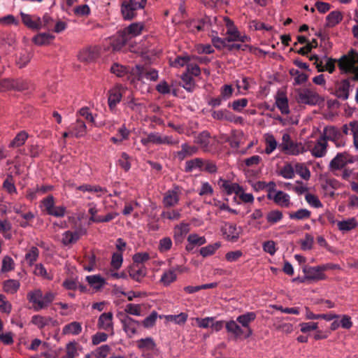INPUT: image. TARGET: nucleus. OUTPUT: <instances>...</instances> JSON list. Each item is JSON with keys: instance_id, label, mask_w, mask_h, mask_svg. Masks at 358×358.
I'll return each mask as SVG.
<instances>
[{"instance_id": "nucleus-45", "label": "nucleus", "mask_w": 358, "mask_h": 358, "mask_svg": "<svg viewBox=\"0 0 358 358\" xmlns=\"http://www.w3.org/2000/svg\"><path fill=\"white\" fill-rule=\"evenodd\" d=\"M282 217V213L278 210H271L266 215V220L271 224L280 222Z\"/></svg>"}, {"instance_id": "nucleus-26", "label": "nucleus", "mask_w": 358, "mask_h": 358, "mask_svg": "<svg viewBox=\"0 0 358 358\" xmlns=\"http://www.w3.org/2000/svg\"><path fill=\"white\" fill-rule=\"evenodd\" d=\"M82 331V327L78 322H72L65 325L62 329L64 335H78Z\"/></svg>"}, {"instance_id": "nucleus-44", "label": "nucleus", "mask_w": 358, "mask_h": 358, "mask_svg": "<svg viewBox=\"0 0 358 358\" xmlns=\"http://www.w3.org/2000/svg\"><path fill=\"white\" fill-rule=\"evenodd\" d=\"M311 212L305 208H301L294 213H291L289 215L290 219L294 220H303L310 217Z\"/></svg>"}, {"instance_id": "nucleus-36", "label": "nucleus", "mask_w": 358, "mask_h": 358, "mask_svg": "<svg viewBox=\"0 0 358 358\" xmlns=\"http://www.w3.org/2000/svg\"><path fill=\"white\" fill-rule=\"evenodd\" d=\"M55 36L47 33L38 34L33 38V42L38 45H44L48 44L53 40Z\"/></svg>"}, {"instance_id": "nucleus-47", "label": "nucleus", "mask_w": 358, "mask_h": 358, "mask_svg": "<svg viewBox=\"0 0 358 358\" xmlns=\"http://www.w3.org/2000/svg\"><path fill=\"white\" fill-rule=\"evenodd\" d=\"M357 225V222L355 218L338 222V227L341 231H350L355 229Z\"/></svg>"}, {"instance_id": "nucleus-41", "label": "nucleus", "mask_w": 358, "mask_h": 358, "mask_svg": "<svg viewBox=\"0 0 358 358\" xmlns=\"http://www.w3.org/2000/svg\"><path fill=\"white\" fill-rule=\"evenodd\" d=\"M255 318H256V314L254 312H248L245 314L239 315L237 317L236 320L240 324H241V325L243 327H248L249 324L251 322L254 321L255 320Z\"/></svg>"}, {"instance_id": "nucleus-2", "label": "nucleus", "mask_w": 358, "mask_h": 358, "mask_svg": "<svg viewBox=\"0 0 358 358\" xmlns=\"http://www.w3.org/2000/svg\"><path fill=\"white\" fill-rule=\"evenodd\" d=\"M352 157L347 152L338 153L330 162L329 171L336 176H339V173L348 163H352Z\"/></svg>"}, {"instance_id": "nucleus-7", "label": "nucleus", "mask_w": 358, "mask_h": 358, "mask_svg": "<svg viewBox=\"0 0 358 358\" xmlns=\"http://www.w3.org/2000/svg\"><path fill=\"white\" fill-rule=\"evenodd\" d=\"M100 55L99 48L97 46H89L82 49L78 57L80 62L89 64L94 62Z\"/></svg>"}, {"instance_id": "nucleus-56", "label": "nucleus", "mask_w": 358, "mask_h": 358, "mask_svg": "<svg viewBox=\"0 0 358 358\" xmlns=\"http://www.w3.org/2000/svg\"><path fill=\"white\" fill-rule=\"evenodd\" d=\"M314 243V238L309 234H306L305 238L300 241L301 248L303 250H311Z\"/></svg>"}, {"instance_id": "nucleus-9", "label": "nucleus", "mask_w": 358, "mask_h": 358, "mask_svg": "<svg viewBox=\"0 0 358 358\" xmlns=\"http://www.w3.org/2000/svg\"><path fill=\"white\" fill-rule=\"evenodd\" d=\"M218 185L220 188L225 192L226 194L230 195L233 193L238 195L241 192L243 191V189L241 186H240L238 183L231 182L229 180H224L223 178H220L218 181Z\"/></svg>"}, {"instance_id": "nucleus-22", "label": "nucleus", "mask_w": 358, "mask_h": 358, "mask_svg": "<svg viewBox=\"0 0 358 358\" xmlns=\"http://www.w3.org/2000/svg\"><path fill=\"white\" fill-rule=\"evenodd\" d=\"M181 148V150L176 152V156L180 160H183L186 157L192 156L198 151V148L196 146H190L187 143L182 144Z\"/></svg>"}, {"instance_id": "nucleus-4", "label": "nucleus", "mask_w": 358, "mask_h": 358, "mask_svg": "<svg viewBox=\"0 0 358 358\" xmlns=\"http://www.w3.org/2000/svg\"><path fill=\"white\" fill-rule=\"evenodd\" d=\"M319 94L310 89H303L298 92L296 101L301 104L314 106L320 103Z\"/></svg>"}, {"instance_id": "nucleus-27", "label": "nucleus", "mask_w": 358, "mask_h": 358, "mask_svg": "<svg viewBox=\"0 0 358 358\" xmlns=\"http://www.w3.org/2000/svg\"><path fill=\"white\" fill-rule=\"evenodd\" d=\"M341 136V132L338 129L334 126L327 127L324 129V134L321 136L322 138H325V141L331 140L335 141L336 138H339Z\"/></svg>"}, {"instance_id": "nucleus-31", "label": "nucleus", "mask_w": 358, "mask_h": 358, "mask_svg": "<svg viewBox=\"0 0 358 358\" xmlns=\"http://www.w3.org/2000/svg\"><path fill=\"white\" fill-rule=\"evenodd\" d=\"M176 280L177 274L174 273L173 271L170 268L169 270L164 272L161 276L159 282L164 286L167 287L169 286L172 282L176 281Z\"/></svg>"}, {"instance_id": "nucleus-21", "label": "nucleus", "mask_w": 358, "mask_h": 358, "mask_svg": "<svg viewBox=\"0 0 358 358\" xmlns=\"http://www.w3.org/2000/svg\"><path fill=\"white\" fill-rule=\"evenodd\" d=\"M273 201L280 207L288 208L291 203L289 196L282 191L276 192L273 197Z\"/></svg>"}, {"instance_id": "nucleus-35", "label": "nucleus", "mask_w": 358, "mask_h": 358, "mask_svg": "<svg viewBox=\"0 0 358 358\" xmlns=\"http://www.w3.org/2000/svg\"><path fill=\"white\" fill-rule=\"evenodd\" d=\"M225 327L229 333L232 334L235 338H238L243 334V329L234 320H230L225 324Z\"/></svg>"}, {"instance_id": "nucleus-32", "label": "nucleus", "mask_w": 358, "mask_h": 358, "mask_svg": "<svg viewBox=\"0 0 358 358\" xmlns=\"http://www.w3.org/2000/svg\"><path fill=\"white\" fill-rule=\"evenodd\" d=\"M144 27L143 23H132L124 29L123 33H125L127 36L131 35L132 36H136L141 34Z\"/></svg>"}, {"instance_id": "nucleus-38", "label": "nucleus", "mask_w": 358, "mask_h": 358, "mask_svg": "<svg viewBox=\"0 0 358 358\" xmlns=\"http://www.w3.org/2000/svg\"><path fill=\"white\" fill-rule=\"evenodd\" d=\"M266 148L265 152L267 155L271 154L278 146V143L273 134H266L265 135Z\"/></svg>"}, {"instance_id": "nucleus-37", "label": "nucleus", "mask_w": 358, "mask_h": 358, "mask_svg": "<svg viewBox=\"0 0 358 358\" xmlns=\"http://www.w3.org/2000/svg\"><path fill=\"white\" fill-rule=\"evenodd\" d=\"M28 138V134L24 131H22L19 132L15 137L13 139V141L10 143L9 147L10 148H17L20 147L25 143L26 140Z\"/></svg>"}, {"instance_id": "nucleus-24", "label": "nucleus", "mask_w": 358, "mask_h": 358, "mask_svg": "<svg viewBox=\"0 0 358 358\" xmlns=\"http://www.w3.org/2000/svg\"><path fill=\"white\" fill-rule=\"evenodd\" d=\"M326 58L327 59V62L325 66L322 65V62H315L314 64L315 65L318 72H323L324 71H327L329 73H332L335 70V64L337 62V60L327 57Z\"/></svg>"}, {"instance_id": "nucleus-23", "label": "nucleus", "mask_w": 358, "mask_h": 358, "mask_svg": "<svg viewBox=\"0 0 358 358\" xmlns=\"http://www.w3.org/2000/svg\"><path fill=\"white\" fill-rule=\"evenodd\" d=\"M210 134L207 131H203L199 133L196 137H195L194 143L200 145V146L205 150H208L210 143Z\"/></svg>"}, {"instance_id": "nucleus-34", "label": "nucleus", "mask_w": 358, "mask_h": 358, "mask_svg": "<svg viewBox=\"0 0 358 358\" xmlns=\"http://www.w3.org/2000/svg\"><path fill=\"white\" fill-rule=\"evenodd\" d=\"M203 165L204 161L201 158H194L185 162V171L189 173L194 169H199L201 170Z\"/></svg>"}, {"instance_id": "nucleus-11", "label": "nucleus", "mask_w": 358, "mask_h": 358, "mask_svg": "<svg viewBox=\"0 0 358 358\" xmlns=\"http://www.w3.org/2000/svg\"><path fill=\"white\" fill-rule=\"evenodd\" d=\"M113 315L111 312L102 313L97 322V327L99 329H103L107 331H113Z\"/></svg>"}, {"instance_id": "nucleus-1", "label": "nucleus", "mask_w": 358, "mask_h": 358, "mask_svg": "<svg viewBox=\"0 0 358 358\" xmlns=\"http://www.w3.org/2000/svg\"><path fill=\"white\" fill-rule=\"evenodd\" d=\"M279 148L281 152L291 155H298L306 151L303 144L292 141L290 135L287 133L283 134Z\"/></svg>"}, {"instance_id": "nucleus-39", "label": "nucleus", "mask_w": 358, "mask_h": 358, "mask_svg": "<svg viewBox=\"0 0 358 358\" xmlns=\"http://www.w3.org/2000/svg\"><path fill=\"white\" fill-rule=\"evenodd\" d=\"M162 138V136L158 133H150L147 137L141 138V142L143 145H147L149 143L161 145Z\"/></svg>"}, {"instance_id": "nucleus-53", "label": "nucleus", "mask_w": 358, "mask_h": 358, "mask_svg": "<svg viewBox=\"0 0 358 358\" xmlns=\"http://www.w3.org/2000/svg\"><path fill=\"white\" fill-rule=\"evenodd\" d=\"M212 117L218 120H226L228 121H232L233 118L229 112L227 110H213L212 112Z\"/></svg>"}, {"instance_id": "nucleus-64", "label": "nucleus", "mask_w": 358, "mask_h": 358, "mask_svg": "<svg viewBox=\"0 0 358 358\" xmlns=\"http://www.w3.org/2000/svg\"><path fill=\"white\" fill-rule=\"evenodd\" d=\"M157 318V313L152 311L149 316L143 321V325L145 328H150L155 325Z\"/></svg>"}, {"instance_id": "nucleus-20", "label": "nucleus", "mask_w": 358, "mask_h": 358, "mask_svg": "<svg viewBox=\"0 0 358 358\" xmlns=\"http://www.w3.org/2000/svg\"><path fill=\"white\" fill-rule=\"evenodd\" d=\"M275 104L282 114L287 115L290 110L289 108L288 99L283 93L278 94L275 99Z\"/></svg>"}, {"instance_id": "nucleus-6", "label": "nucleus", "mask_w": 358, "mask_h": 358, "mask_svg": "<svg viewBox=\"0 0 358 358\" xmlns=\"http://www.w3.org/2000/svg\"><path fill=\"white\" fill-rule=\"evenodd\" d=\"M326 269L327 266L324 265L315 267H304L303 271L305 273V276L302 282H304L305 280L313 281L324 280L326 278V275L323 271Z\"/></svg>"}, {"instance_id": "nucleus-16", "label": "nucleus", "mask_w": 358, "mask_h": 358, "mask_svg": "<svg viewBox=\"0 0 358 358\" xmlns=\"http://www.w3.org/2000/svg\"><path fill=\"white\" fill-rule=\"evenodd\" d=\"M43 292L41 289H35L27 294V299L34 304V309L38 311L42 309L40 303H42Z\"/></svg>"}, {"instance_id": "nucleus-28", "label": "nucleus", "mask_w": 358, "mask_h": 358, "mask_svg": "<svg viewBox=\"0 0 358 358\" xmlns=\"http://www.w3.org/2000/svg\"><path fill=\"white\" fill-rule=\"evenodd\" d=\"M326 20L327 23L325 26L327 27H333L343 20V15L340 11H332L327 16Z\"/></svg>"}, {"instance_id": "nucleus-10", "label": "nucleus", "mask_w": 358, "mask_h": 358, "mask_svg": "<svg viewBox=\"0 0 358 358\" xmlns=\"http://www.w3.org/2000/svg\"><path fill=\"white\" fill-rule=\"evenodd\" d=\"M241 229H238L236 224L227 223L222 228V234L228 241L236 242L239 238Z\"/></svg>"}, {"instance_id": "nucleus-57", "label": "nucleus", "mask_w": 358, "mask_h": 358, "mask_svg": "<svg viewBox=\"0 0 358 358\" xmlns=\"http://www.w3.org/2000/svg\"><path fill=\"white\" fill-rule=\"evenodd\" d=\"M14 269V262L9 256H5L2 260L1 271L6 273Z\"/></svg>"}, {"instance_id": "nucleus-46", "label": "nucleus", "mask_w": 358, "mask_h": 358, "mask_svg": "<svg viewBox=\"0 0 358 358\" xmlns=\"http://www.w3.org/2000/svg\"><path fill=\"white\" fill-rule=\"evenodd\" d=\"M128 38L125 33H122L112 43L113 50H120L127 42Z\"/></svg>"}, {"instance_id": "nucleus-3", "label": "nucleus", "mask_w": 358, "mask_h": 358, "mask_svg": "<svg viewBox=\"0 0 358 358\" xmlns=\"http://www.w3.org/2000/svg\"><path fill=\"white\" fill-rule=\"evenodd\" d=\"M130 74L134 77V79L137 80H142L145 78L151 81H157L158 80V71L155 69H147L141 65H136L131 68Z\"/></svg>"}, {"instance_id": "nucleus-40", "label": "nucleus", "mask_w": 358, "mask_h": 358, "mask_svg": "<svg viewBox=\"0 0 358 358\" xmlns=\"http://www.w3.org/2000/svg\"><path fill=\"white\" fill-rule=\"evenodd\" d=\"M73 133L76 138H80L87 134V127L85 123L80 120H77L73 127Z\"/></svg>"}, {"instance_id": "nucleus-25", "label": "nucleus", "mask_w": 358, "mask_h": 358, "mask_svg": "<svg viewBox=\"0 0 358 358\" xmlns=\"http://www.w3.org/2000/svg\"><path fill=\"white\" fill-rule=\"evenodd\" d=\"M86 280L88 284L96 290L100 289L106 284L105 279L100 275L87 276Z\"/></svg>"}, {"instance_id": "nucleus-14", "label": "nucleus", "mask_w": 358, "mask_h": 358, "mask_svg": "<svg viewBox=\"0 0 358 358\" xmlns=\"http://www.w3.org/2000/svg\"><path fill=\"white\" fill-rule=\"evenodd\" d=\"M337 62L342 73H351L355 68V62L348 55H343Z\"/></svg>"}, {"instance_id": "nucleus-58", "label": "nucleus", "mask_w": 358, "mask_h": 358, "mask_svg": "<svg viewBox=\"0 0 358 358\" xmlns=\"http://www.w3.org/2000/svg\"><path fill=\"white\" fill-rule=\"evenodd\" d=\"M31 55L28 52L21 53L16 64L20 69L25 67L30 62Z\"/></svg>"}, {"instance_id": "nucleus-19", "label": "nucleus", "mask_w": 358, "mask_h": 358, "mask_svg": "<svg viewBox=\"0 0 358 358\" xmlns=\"http://www.w3.org/2000/svg\"><path fill=\"white\" fill-rule=\"evenodd\" d=\"M20 287V282L17 280L9 279L4 280L2 283V287L4 292L10 294H14L17 292Z\"/></svg>"}, {"instance_id": "nucleus-15", "label": "nucleus", "mask_w": 358, "mask_h": 358, "mask_svg": "<svg viewBox=\"0 0 358 358\" xmlns=\"http://www.w3.org/2000/svg\"><path fill=\"white\" fill-rule=\"evenodd\" d=\"M85 230H80L72 232L71 231H66L63 234V238L62 243L64 245H68L72 243H76L83 234H85Z\"/></svg>"}, {"instance_id": "nucleus-17", "label": "nucleus", "mask_w": 358, "mask_h": 358, "mask_svg": "<svg viewBox=\"0 0 358 358\" xmlns=\"http://www.w3.org/2000/svg\"><path fill=\"white\" fill-rule=\"evenodd\" d=\"M327 148V142H326L325 138H322L320 137L312 149L311 154L315 157H322L325 155Z\"/></svg>"}, {"instance_id": "nucleus-60", "label": "nucleus", "mask_w": 358, "mask_h": 358, "mask_svg": "<svg viewBox=\"0 0 358 358\" xmlns=\"http://www.w3.org/2000/svg\"><path fill=\"white\" fill-rule=\"evenodd\" d=\"M110 350L108 345H103L95 350V358H106Z\"/></svg>"}, {"instance_id": "nucleus-30", "label": "nucleus", "mask_w": 358, "mask_h": 358, "mask_svg": "<svg viewBox=\"0 0 358 358\" xmlns=\"http://www.w3.org/2000/svg\"><path fill=\"white\" fill-rule=\"evenodd\" d=\"M178 201L179 197L177 192L173 190H169L166 193L163 199V203L165 207H171L177 204Z\"/></svg>"}, {"instance_id": "nucleus-43", "label": "nucleus", "mask_w": 358, "mask_h": 358, "mask_svg": "<svg viewBox=\"0 0 358 358\" xmlns=\"http://www.w3.org/2000/svg\"><path fill=\"white\" fill-rule=\"evenodd\" d=\"M278 175L286 179H292L295 176L294 169L291 164H286L278 172Z\"/></svg>"}, {"instance_id": "nucleus-63", "label": "nucleus", "mask_w": 358, "mask_h": 358, "mask_svg": "<svg viewBox=\"0 0 358 358\" xmlns=\"http://www.w3.org/2000/svg\"><path fill=\"white\" fill-rule=\"evenodd\" d=\"M155 347V343L152 338H142L138 341V348L140 349L148 348L152 350Z\"/></svg>"}, {"instance_id": "nucleus-52", "label": "nucleus", "mask_w": 358, "mask_h": 358, "mask_svg": "<svg viewBox=\"0 0 358 358\" xmlns=\"http://www.w3.org/2000/svg\"><path fill=\"white\" fill-rule=\"evenodd\" d=\"M306 46L301 48L299 50L296 51V52L301 55H307L308 52H311L313 48H315L318 46V43L316 39L313 38L311 42H309L308 41L307 43H306Z\"/></svg>"}, {"instance_id": "nucleus-59", "label": "nucleus", "mask_w": 358, "mask_h": 358, "mask_svg": "<svg viewBox=\"0 0 358 358\" xmlns=\"http://www.w3.org/2000/svg\"><path fill=\"white\" fill-rule=\"evenodd\" d=\"M305 198H306V200L308 202V203L309 205H310L311 206H313L314 208L322 207V204L321 201H320V199H318V197L316 195L312 194L310 193H307L306 194Z\"/></svg>"}, {"instance_id": "nucleus-18", "label": "nucleus", "mask_w": 358, "mask_h": 358, "mask_svg": "<svg viewBox=\"0 0 358 358\" xmlns=\"http://www.w3.org/2000/svg\"><path fill=\"white\" fill-rule=\"evenodd\" d=\"M122 94L119 87H113L108 91V106L110 109L114 108L117 103L121 101Z\"/></svg>"}, {"instance_id": "nucleus-48", "label": "nucleus", "mask_w": 358, "mask_h": 358, "mask_svg": "<svg viewBox=\"0 0 358 358\" xmlns=\"http://www.w3.org/2000/svg\"><path fill=\"white\" fill-rule=\"evenodd\" d=\"M183 82L182 87L188 92H192L195 86L194 79L189 73H184L181 76Z\"/></svg>"}, {"instance_id": "nucleus-49", "label": "nucleus", "mask_w": 358, "mask_h": 358, "mask_svg": "<svg viewBox=\"0 0 358 358\" xmlns=\"http://www.w3.org/2000/svg\"><path fill=\"white\" fill-rule=\"evenodd\" d=\"M51 320L50 317H45L41 315H34L31 318V322L41 329L48 325Z\"/></svg>"}, {"instance_id": "nucleus-29", "label": "nucleus", "mask_w": 358, "mask_h": 358, "mask_svg": "<svg viewBox=\"0 0 358 358\" xmlns=\"http://www.w3.org/2000/svg\"><path fill=\"white\" fill-rule=\"evenodd\" d=\"M306 317L308 320H318V319H324L327 321H331L334 319L338 318L339 315L336 314H314L312 313L308 307H306Z\"/></svg>"}, {"instance_id": "nucleus-33", "label": "nucleus", "mask_w": 358, "mask_h": 358, "mask_svg": "<svg viewBox=\"0 0 358 358\" xmlns=\"http://www.w3.org/2000/svg\"><path fill=\"white\" fill-rule=\"evenodd\" d=\"M135 8L129 6L126 1L123 2L121 6V13L122 17L126 20H131L136 15Z\"/></svg>"}, {"instance_id": "nucleus-55", "label": "nucleus", "mask_w": 358, "mask_h": 358, "mask_svg": "<svg viewBox=\"0 0 358 358\" xmlns=\"http://www.w3.org/2000/svg\"><path fill=\"white\" fill-rule=\"evenodd\" d=\"M125 314L139 316L141 314V305L128 303L124 308Z\"/></svg>"}, {"instance_id": "nucleus-12", "label": "nucleus", "mask_w": 358, "mask_h": 358, "mask_svg": "<svg viewBox=\"0 0 358 358\" xmlns=\"http://www.w3.org/2000/svg\"><path fill=\"white\" fill-rule=\"evenodd\" d=\"M350 79H344L336 83V95L338 98L347 100L349 97L350 88Z\"/></svg>"}, {"instance_id": "nucleus-51", "label": "nucleus", "mask_w": 358, "mask_h": 358, "mask_svg": "<svg viewBox=\"0 0 358 358\" xmlns=\"http://www.w3.org/2000/svg\"><path fill=\"white\" fill-rule=\"evenodd\" d=\"M220 247V243H215L213 245H208L206 247H203L200 249V254L203 257L212 255Z\"/></svg>"}, {"instance_id": "nucleus-50", "label": "nucleus", "mask_w": 358, "mask_h": 358, "mask_svg": "<svg viewBox=\"0 0 358 358\" xmlns=\"http://www.w3.org/2000/svg\"><path fill=\"white\" fill-rule=\"evenodd\" d=\"M39 255V250L36 246H32L25 255V259L29 266H32L37 260Z\"/></svg>"}, {"instance_id": "nucleus-62", "label": "nucleus", "mask_w": 358, "mask_h": 358, "mask_svg": "<svg viewBox=\"0 0 358 358\" xmlns=\"http://www.w3.org/2000/svg\"><path fill=\"white\" fill-rule=\"evenodd\" d=\"M123 258L122 252H115L113 254L111 259V266L115 269H119L122 264Z\"/></svg>"}, {"instance_id": "nucleus-54", "label": "nucleus", "mask_w": 358, "mask_h": 358, "mask_svg": "<svg viewBox=\"0 0 358 358\" xmlns=\"http://www.w3.org/2000/svg\"><path fill=\"white\" fill-rule=\"evenodd\" d=\"M295 171L304 180H308L310 177L309 169L303 164L297 163L295 165Z\"/></svg>"}, {"instance_id": "nucleus-61", "label": "nucleus", "mask_w": 358, "mask_h": 358, "mask_svg": "<svg viewBox=\"0 0 358 358\" xmlns=\"http://www.w3.org/2000/svg\"><path fill=\"white\" fill-rule=\"evenodd\" d=\"M3 187L11 194L16 192L13 178L11 175H8L3 183Z\"/></svg>"}, {"instance_id": "nucleus-13", "label": "nucleus", "mask_w": 358, "mask_h": 358, "mask_svg": "<svg viewBox=\"0 0 358 358\" xmlns=\"http://www.w3.org/2000/svg\"><path fill=\"white\" fill-rule=\"evenodd\" d=\"M22 22L29 29L38 30L43 27L41 19L39 17H32L30 15L21 13Z\"/></svg>"}, {"instance_id": "nucleus-5", "label": "nucleus", "mask_w": 358, "mask_h": 358, "mask_svg": "<svg viewBox=\"0 0 358 358\" xmlns=\"http://www.w3.org/2000/svg\"><path fill=\"white\" fill-rule=\"evenodd\" d=\"M117 316L122 324L124 331L129 336H132L136 334V329L140 324L138 321L134 320L131 317L128 316V315L122 312H119L117 314Z\"/></svg>"}, {"instance_id": "nucleus-42", "label": "nucleus", "mask_w": 358, "mask_h": 358, "mask_svg": "<svg viewBox=\"0 0 358 358\" xmlns=\"http://www.w3.org/2000/svg\"><path fill=\"white\" fill-rule=\"evenodd\" d=\"M29 83L24 79H12V90L23 91L29 89Z\"/></svg>"}, {"instance_id": "nucleus-8", "label": "nucleus", "mask_w": 358, "mask_h": 358, "mask_svg": "<svg viewBox=\"0 0 358 358\" xmlns=\"http://www.w3.org/2000/svg\"><path fill=\"white\" fill-rule=\"evenodd\" d=\"M128 273L131 278L136 282H141L146 275V268L140 264H132L128 267Z\"/></svg>"}]
</instances>
